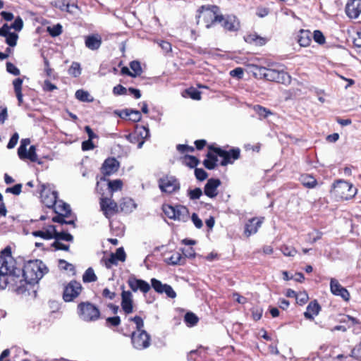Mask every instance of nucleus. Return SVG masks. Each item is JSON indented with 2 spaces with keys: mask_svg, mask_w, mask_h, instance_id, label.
Here are the masks:
<instances>
[{
  "mask_svg": "<svg viewBox=\"0 0 361 361\" xmlns=\"http://www.w3.org/2000/svg\"><path fill=\"white\" fill-rule=\"evenodd\" d=\"M210 149H212L219 157H223L224 159L221 163L222 166H226L228 164L232 163L231 159L236 160L240 157V149L238 148L232 149L230 151H226L219 147L212 148L210 147Z\"/></svg>",
  "mask_w": 361,
  "mask_h": 361,
  "instance_id": "f8f14e48",
  "label": "nucleus"
},
{
  "mask_svg": "<svg viewBox=\"0 0 361 361\" xmlns=\"http://www.w3.org/2000/svg\"><path fill=\"white\" fill-rule=\"evenodd\" d=\"M55 240H65V241H72L73 240V237L70 233L66 232H57L56 231V235H54Z\"/></svg>",
  "mask_w": 361,
  "mask_h": 361,
  "instance_id": "58836bf2",
  "label": "nucleus"
},
{
  "mask_svg": "<svg viewBox=\"0 0 361 361\" xmlns=\"http://www.w3.org/2000/svg\"><path fill=\"white\" fill-rule=\"evenodd\" d=\"M102 37L99 34H93L85 37V47L92 51L99 49L102 45Z\"/></svg>",
  "mask_w": 361,
  "mask_h": 361,
  "instance_id": "aec40b11",
  "label": "nucleus"
},
{
  "mask_svg": "<svg viewBox=\"0 0 361 361\" xmlns=\"http://www.w3.org/2000/svg\"><path fill=\"white\" fill-rule=\"evenodd\" d=\"M8 262L0 264V290L5 289L8 283L18 285L20 269L6 265Z\"/></svg>",
  "mask_w": 361,
  "mask_h": 361,
  "instance_id": "7ed1b4c3",
  "label": "nucleus"
},
{
  "mask_svg": "<svg viewBox=\"0 0 361 361\" xmlns=\"http://www.w3.org/2000/svg\"><path fill=\"white\" fill-rule=\"evenodd\" d=\"M106 322L108 325L113 326H117L121 323V319L118 316H115L112 317H108L106 319Z\"/></svg>",
  "mask_w": 361,
  "mask_h": 361,
  "instance_id": "774afa93",
  "label": "nucleus"
},
{
  "mask_svg": "<svg viewBox=\"0 0 361 361\" xmlns=\"http://www.w3.org/2000/svg\"><path fill=\"white\" fill-rule=\"evenodd\" d=\"M53 209L56 214L58 215L52 218L54 222H57L61 224H70L74 225L75 217H73L72 219L66 220L65 218L71 216V209L68 204L63 202V201H57L56 204L53 207Z\"/></svg>",
  "mask_w": 361,
  "mask_h": 361,
  "instance_id": "20e7f679",
  "label": "nucleus"
},
{
  "mask_svg": "<svg viewBox=\"0 0 361 361\" xmlns=\"http://www.w3.org/2000/svg\"><path fill=\"white\" fill-rule=\"evenodd\" d=\"M216 11V6H213L212 8L202 6L197 18L202 20L207 28H209L214 23L221 22L223 20V16L218 15ZM199 22L200 20H198L197 23Z\"/></svg>",
  "mask_w": 361,
  "mask_h": 361,
  "instance_id": "0eeeda50",
  "label": "nucleus"
},
{
  "mask_svg": "<svg viewBox=\"0 0 361 361\" xmlns=\"http://www.w3.org/2000/svg\"><path fill=\"white\" fill-rule=\"evenodd\" d=\"M184 319L186 324H188L189 326H194L198 322L197 317L194 313L192 312L186 313Z\"/></svg>",
  "mask_w": 361,
  "mask_h": 361,
  "instance_id": "79ce46f5",
  "label": "nucleus"
},
{
  "mask_svg": "<svg viewBox=\"0 0 361 361\" xmlns=\"http://www.w3.org/2000/svg\"><path fill=\"white\" fill-rule=\"evenodd\" d=\"M264 218H252L250 219L245 226L244 234L249 237L252 234L257 232L259 228L261 226L263 222Z\"/></svg>",
  "mask_w": 361,
  "mask_h": 361,
  "instance_id": "6ab92c4d",
  "label": "nucleus"
},
{
  "mask_svg": "<svg viewBox=\"0 0 361 361\" xmlns=\"http://www.w3.org/2000/svg\"><path fill=\"white\" fill-rule=\"evenodd\" d=\"M312 34L307 30H301L298 36V42L301 47H307L312 42Z\"/></svg>",
  "mask_w": 361,
  "mask_h": 361,
  "instance_id": "bb28decb",
  "label": "nucleus"
},
{
  "mask_svg": "<svg viewBox=\"0 0 361 361\" xmlns=\"http://www.w3.org/2000/svg\"><path fill=\"white\" fill-rule=\"evenodd\" d=\"M345 13L350 18H357L361 13V0H348L345 6Z\"/></svg>",
  "mask_w": 361,
  "mask_h": 361,
  "instance_id": "dca6fc26",
  "label": "nucleus"
},
{
  "mask_svg": "<svg viewBox=\"0 0 361 361\" xmlns=\"http://www.w3.org/2000/svg\"><path fill=\"white\" fill-rule=\"evenodd\" d=\"M281 251L285 256L293 257L297 254V250L293 247L287 245H283L281 247Z\"/></svg>",
  "mask_w": 361,
  "mask_h": 361,
  "instance_id": "49530a36",
  "label": "nucleus"
},
{
  "mask_svg": "<svg viewBox=\"0 0 361 361\" xmlns=\"http://www.w3.org/2000/svg\"><path fill=\"white\" fill-rule=\"evenodd\" d=\"M32 235L45 240L52 239L54 238V235H56V227L53 225H50L47 226L45 230L32 232Z\"/></svg>",
  "mask_w": 361,
  "mask_h": 361,
  "instance_id": "5701e85b",
  "label": "nucleus"
},
{
  "mask_svg": "<svg viewBox=\"0 0 361 361\" xmlns=\"http://www.w3.org/2000/svg\"><path fill=\"white\" fill-rule=\"evenodd\" d=\"M121 306L125 314H129L133 312V295L131 291L123 290Z\"/></svg>",
  "mask_w": 361,
  "mask_h": 361,
  "instance_id": "2eb2a0df",
  "label": "nucleus"
},
{
  "mask_svg": "<svg viewBox=\"0 0 361 361\" xmlns=\"http://www.w3.org/2000/svg\"><path fill=\"white\" fill-rule=\"evenodd\" d=\"M176 216L174 220H178L181 221H186L189 219V212L188 209L181 205L176 206L175 208Z\"/></svg>",
  "mask_w": 361,
  "mask_h": 361,
  "instance_id": "a878e982",
  "label": "nucleus"
},
{
  "mask_svg": "<svg viewBox=\"0 0 361 361\" xmlns=\"http://www.w3.org/2000/svg\"><path fill=\"white\" fill-rule=\"evenodd\" d=\"M245 41L250 44H254L257 46H262L265 44L266 39L256 34L247 35L244 37Z\"/></svg>",
  "mask_w": 361,
  "mask_h": 361,
  "instance_id": "cd10ccee",
  "label": "nucleus"
},
{
  "mask_svg": "<svg viewBox=\"0 0 361 361\" xmlns=\"http://www.w3.org/2000/svg\"><path fill=\"white\" fill-rule=\"evenodd\" d=\"M119 163L116 159L109 158L104 162L102 171L104 175L109 176L117 171Z\"/></svg>",
  "mask_w": 361,
  "mask_h": 361,
  "instance_id": "4be33fe9",
  "label": "nucleus"
},
{
  "mask_svg": "<svg viewBox=\"0 0 361 361\" xmlns=\"http://www.w3.org/2000/svg\"><path fill=\"white\" fill-rule=\"evenodd\" d=\"M47 30L51 36L56 37L62 32V26L60 24H57L52 27H48Z\"/></svg>",
  "mask_w": 361,
  "mask_h": 361,
  "instance_id": "de8ad7c7",
  "label": "nucleus"
},
{
  "mask_svg": "<svg viewBox=\"0 0 361 361\" xmlns=\"http://www.w3.org/2000/svg\"><path fill=\"white\" fill-rule=\"evenodd\" d=\"M75 97L78 100L84 102H90L93 101V97H92L90 93L83 90H78L75 92Z\"/></svg>",
  "mask_w": 361,
  "mask_h": 361,
  "instance_id": "72a5a7b5",
  "label": "nucleus"
},
{
  "mask_svg": "<svg viewBox=\"0 0 361 361\" xmlns=\"http://www.w3.org/2000/svg\"><path fill=\"white\" fill-rule=\"evenodd\" d=\"M182 258L183 257L181 254H180L179 252H175L169 258L166 259V262L169 264L171 265L180 264Z\"/></svg>",
  "mask_w": 361,
  "mask_h": 361,
  "instance_id": "a19ab883",
  "label": "nucleus"
},
{
  "mask_svg": "<svg viewBox=\"0 0 361 361\" xmlns=\"http://www.w3.org/2000/svg\"><path fill=\"white\" fill-rule=\"evenodd\" d=\"M112 255L118 261L124 262L126 260V255L123 247L118 248L116 252L112 253Z\"/></svg>",
  "mask_w": 361,
  "mask_h": 361,
  "instance_id": "6e6d98bb",
  "label": "nucleus"
},
{
  "mask_svg": "<svg viewBox=\"0 0 361 361\" xmlns=\"http://www.w3.org/2000/svg\"><path fill=\"white\" fill-rule=\"evenodd\" d=\"M254 111L261 117V118H267L269 115L272 114L271 111L269 109L260 106V105H255L253 107Z\"/></svg>",
  "mask_w": 361,
  "mask_h": 361,
  "instance_id": "e433bc0d",
  "label": "nucleus"
},
{
  "mask_svg": "<svg viewBox=\"0 0 361 361\" xmlns=\"http://www.w3.org/2000/svg\"><path fill=\"white\" fill-rule=\"evenodd\" d=\"M159 186L162 192L171 193L180 188L176 178L166 176L159 180Z\"/></svg>",
  "mask_w": 361,
  "mask_h": 361,
  "instance_id": "4468645a",
  "label": "nucleus"
},
{
  "mask_svg": "<svg viewBox=\"0 0 361 361\" xmlns=\"http://www.w3.org/2000/svg\"><path fill=\"white\" fill-rule=\"evenodd\" d=\"M257 71L261 78L266 80L288 85L291 82L290 75L284 71L282 66L271 64L267 67L258 66Z\"/></svg>",
  "mask_w": 361,
  "mask_h": 361,
  "instance_id": "f257e3e1",
  "label": "nucleus"
},
{
  "mask_svg": "<svg viewBox=\"0 0 361 361\" xmlns=\"http://www.w3.org/2000/svg\"><path fill=\"white\" fill-rule=\"evenodd\" d=\"M56 7L62 11H66L69 9L68 2L66 0H58L55 2Z\"/></svg>",
  "mask_w": 361,
  "mask_h": 361,
  "instance_id": "0e129e2a",
  "label": "nucleus"
},
{
  "mask_svg": "<svg viewBox=\"0 0 361 361\" xmlns=\"http://www.w3.org/2000/svg\"><path fill=\"white\" fill-rule=\"evenodd\" d=\"M341 322L347 324L349 328L353 327L355 325L359 324V321L356 318L349 315L344 316L341 319Z\"/></svg>",
  "mask_w": 361,
  "mask_h": 361,
  "instance_id": "37998d69",
  "label": "nucleus"
},
{
  "mask_svg": "<svg viewBox=\"0 0 361 361\" xmlns=\"http://www.w3.org/2000/svg\"><path fill=\"white\" fill-rule=\"evenodd\" d=\"M320 311V306L317 301H313L309 303L307 307L306 312L304 313L305 318L308 319H313L314 317L317 315Z\"/></svg>",
  "mask_w": 361,
  "mask_h": 361,
  "instance_id": "393cba45",
  "label": "nucleus"
},
{
  "mask_svg": "<svg viewBox=\"0 0 361 361\" xmlns=\"http://www.w3.org/2000/svg\"><path fill=\"white\" fill-rule=\"evenodd\" d=\"M128 90L121 85L115 86L113 89V93L115 95H125L127 94Z\"/></svg>",
  "mask_w": 361,
  "mask_h": 361,
  "instance_id": "680f3d73",
  "label": "nucleus"
},
{
  "mask_svg": "<svg viewBox=\"0 0 361 361\" xmlns=\"http://www.w3.org/2000/svg\"><path fill=\"white\" fill-rule=\"evenodd\" d=\"M175 208L176 207L166 204L163 206V211L169 218L174 219L176 216Z\"/></svg>",
  "mask_w": 361,
  "mask_h": 361,
  "instance_id": "8fccbe9b",
  "label": "nucleus"
},
{
  "mask_svg": "<svg viewBox=\"0 0 361 361\" xmlns=\"http://www.w3.org/2000/svg\"><path fill=\"white\" fill-rule=\"evenodd\" d=\"M127 283L132 291H141L144 294L147 293L151 288L150 285L142 279H137L134 275L130 276Z\"/></svg>",
  "mask_w": 361,
  "mask_h": 361,
  "instance_id": "ddd939ff",
  "label": "nucleus"
},
{
  "mask_svg": "<svg viewBox=\"0 0 361 361\" xmlns=\"http://www.w3.org/2000/svg\"><path fill=\"white\" fill-rule=\"evenodd\" d=\"M202 195V191L200 188H196L193 190H188V196L190 200H197Z\"/></svg>",
  "mask_w": 361,
  "mask_h": 361,
  "instance_id": "603ef678",
  "label": "nucleus"
},
{
  "mask_svg": "<svg viewBox=\"0 0 361 361\" xmlns=\"http://www.w3.org/2000/svg\"><path fill=\"white\" fill-rule=\"evenodd\" d=\"M97 280V277L92 268H88L82 275V281L84 283L94 282Z\"/></svg>",
  "mask_w": 361,
  "mask_h": 361,
  "instance_id": "2f4dec72",
  "label": "nucleus"
},
{
  "mask_svg": "<svg viewBox=\"0 0 361 361\" xmlns=\"http://www.w3.org/2000/svg\"><path fill=\"white\" fill-rule=\"evenodd\" d=\"M102 262H104V265L106 267V268L110 269L114 265H117L118 260L116 259V257L112 255V253L110 255L109 257L103 258Z\"/></svg>",
  "mask_w": 361,
  "mask_h": 361,
  "instance_id": "c03bdc74",
  "label": "nucleus"
},
{
  "mask_svg": "<svg viewBox=\"0 0 361 361\" xmlns=\"http://www.w3.org/2000/svg\"><path fill=\"white\" fill-rule=\"evenodd\" d=\"M313 38L314 41L319 44H322L325 42V37L322 32L319 30H315L313 33Z\"/></svg>",
  "mask_w": 361,
  "mask_h": 361,
  "instance_id": "bf43d9fd",
  "label": "nucleus"
},
{
  "mask_svg": "<svg viewBox=\"0 0 361 361\" xmlns=\"http://www.w3.org/2000/svg\"><path fill=\"white\" fill-rule=\"evenodd\" d=\"M6 70L8 73L13 74V75H20V70L12 63L8 62L6 63Z\"/></svg>",
  "mask_w": 361,
  "mask_h": 361,
  "instance_id": "69168bd1",
  "label": "nucleus"
},
{
  "mask_svg": "<svg viewBox=\"0 0 361 361\" xmlns=\"http://www.w3.org/2000/svg\"><path fill=\"white\" fill-rule=\"evenodd\" d=\"M216 161H217L216 156H215L211 153H208L207 159L204 160L203 164L207 169L211 170V169H213L215 168V166L216 165Z\"/></svg>",
  "mask_w": 361,
  "mask_h": 361,
  "instance_id": "473e14b6",
  "label": "nucleus"
},
{
  "mask_svg": "<svg viewBox=\"0 0 361 361\" xmlns=\"http://www.w3.org/2000/svg\"><path fill=\"white\" fill-rule=\"evenodd\" d=\"M195 175L196 178L201 181L207 178V172L202 169L196 168L195 170Z\"/></svg>",
  "mask_w": 361,
  "mask_h": 361,
  "instance_id": "052dcab7",
  "label": "nucleus"
},
{
  "mask_svg": "<svg viewBox=\"0 0 361 361\" xmlns=\"http://www.w3.org/2000/svg\"><path fill=\"white\" fill-rule=\"evenodd\" d=\"M36 147L35 145H31L29 148L28 151H25V155L22 157H19L21 160H24L25 159H29L32 162L38 161L37 154L36 153Z\"/></svg>",
  "mask_w": 361,
  "mask_h": 361,
  "instance_id": "c756f323",
  "label": "nucleus"
},
{
  "mask_svg": "<svg viewBox=\"0 0 361 361\" xmlns=\"http://www.w3.org/2000/svg\"><path fill=\"white\" fill-rule=\"evenodd\" d=\"M6 261L8 264L6 265L11 266L12 268L14 267V261L11 257V251L10 247H6L2 252L0 256V264L2 265L3 262Z\"/></svg>",
  "mask_w": 361,
  "mask_h": 361,
  "instance_id": "c85d7f7f",
  "label": "nucleus"
},
{
  "mask_svg": "<svg viewBox=\"0 0 361 361\" xmlns=\"http://www.w3.org/2000/svg\"><path fill=\"white\" fill-rule=\"evenodd\" d=\"M136 208L133 200L129 197L123 198L119 203L120 212L130 213Z\"/></svg>",
  "mask_w": 361,
  "mask_h": 361,
  "instance_id": "b1692460",
  "label": "nucleus"
},
{
  "mask_svg": "<svg viewBox=\"0 0 361 361\" xmlns=\"http://www.w3.org/2000/svg\"><path fill=\"white\" fill-rule=\"evenodd\" d=\"M47 271V267L42 261L37 259L27 262L25 264L23 270H20L23 279H18L20 283L19 287L23 286V281L29 284L37 283Z\"/></svg>",
  "mask_w": 361,
  "mask_h": 361,
  "instance_id": "f03ea898",
  "label": "nucleus"
},
{
  "mask_svg": "<svg viewBox=\"0 0 361 361\" xmlns=\"http://www.w3.org/2000/svg\"><path fill=\"white\" fill-rule=\"evenodd\" d=\"M185 94H187L191 99L195 100H200L201 99L200 92L195 88H189L186 90Z\"/></svg>",
  "mask_w": 361,
  "mask_h": 361,
  "instance_id": "3c124183",
  "label": "nucleus"
},
{
  "mask_svg": "<svg viewBox=\"0 0 361 361\" xmlns=\"http://www.w3.org/2000/svg\"><path fill=\"white\" fill-rule=\"evenodd\" d=\"M6 37V42L10 46V47H15L17 44V40L18 38V36L15 32H11L8 34V35L4 36Z\"/></svg>",
  "mask_w": 361,
  "mask_h": 361,
  "instance_id": "a18cd8bd",
  "label": "nucleus"
},
{
  "mask_svg": "<svg viewBox=\"0 0 361 361\" xmlns=\"http://www.w3.org/2000/svg\"><path fill=\"white\" fill-rule=\"evenodd\" d=\"M330 289L331 292L334 295L341 296L345 301L349 300L350 293L347 289L343 288L336 279H331Z\"/></svg>",
  "mask_w": 361,
  "mask_h": 361,
  "instance_id": "f3484780",
  "label": "nucleus"
},
{
  "mask_svg": "<svg viewBox=\"0 0 361 361\" xmlns=\"http://www.w3.org/2000/svg\"><path fill=\"white\" fill-rule=\"evenodd\" d=\"M82 286L80 282L71 281L64 288L63 298L66 302H71L76 298L82 291Z\"/></svg>",
  "mask_w": 361,
  "mask_h": 361,
  "instance_id": "9d476101",
  "label": "nucleus"
},
{
  "mask_svg": "<svg viewBox=\"0 0 361 361\" xmlns=\"http://www.w3.org/2000/svg\"><path fill=\"white\" fill-rule=\"evenodd\" d=\"M308 237L307 240L311 243H314L322 238V233L314 231L308 234Z\"/></svg>",
  "mask_w": 361,
  "mask_h": 361,
  "instance_id": "13d9d810",
  "label": "nucleus"
},
{
  "mask_svg": "<svg viewBox=\"0 0 361 361\" xmlns=\"http://www.w3.org/2000/svg\"><path fill=\"white\" fill-rule=\"evenodd\" d=\"M351 356L361 360V341L353 348L351 351Z\"/></svg>",
  "mask_w": 361,
  "mask_h": 361,
  "instance_id": "4d7b16f0",
  "label": "nucleus"
},
{
  "mask_svg": "<svg viewBox=\"0 0 361 361\" xmlns=\"http://www.w3.org/2000/svg\"><path fill=\"white\" fill-rule=\"evenodd\" d=\"M221 185V181L217 178H210L207 180L204 188V194L210 197L214 198L218 195V188Z\"/></svg>",
  "mask_w": 361,
  "mask_h": 361,
  "instance_id": "a211bd4d",
  "label": "nucleus"
},
{
  "mask_svg": "<svg viewBox=\"0 0 361 361\" xmlns=\"http://www.w3.org/2000/svg\"><path fill=\"white\" fill-rule=\"evenodd\" d=\"M222 27L228 31H237L240 28V23L233 16H223L221 22Z\"/></svg>",
  "mask_w": 361,
  "mask_h": 361,
  "instance_id": "412c9836",
  "label": "nucleus"
},
{
  "mask_svg": "<svg viewBox=\"0 0 361 361\" xmlns=\"http://www.w3.org/2000/svg\"><path fill=\"white\" fill-rule=\"evenodd\" d=\"M166 293V295L171 298H175L176 297V293L172 288V287L168 284L165 286V288H164L162 290V293Z\"/></svg>",
  "mask_w": 361,
  "mask_h": 361,
  "instance_id": "338daca9",
  "label": "nucleus"
},
{
  "mask_svg": "<svg viewBox=\"0 0 361 361\" xmlns=\"http://www.w3.org/2000/svg\"><path fill=\"white\" fill-rule=\"evenodd\" d=\"M68 73L74 77H78L81 74L80 65L77 62L72 63Z\"/></svg>",
  "mask_w": 361,
  "mask_h": 361,
  "instance_id": "ea45409f",
  "label": "nucleus"
},
{
  "mask_svg": "<svg viewBox=\"0 0 361 361\" xmlns=\"http://www.w3.org/2000/svg\"><path fill=\"white\" fill-rule=\"evenodd\" d=\"M133 346L139 350L147 348L151 344L150 336L145 331H135L131 335Z\"/></svg>",
  "mask_w": 361,
  "mask_h": 361,
  "instance_id": "6e6552de",
  "label": "nucleus"
},
{
  "mask_svg": "<svg viewBox=\"0 0 361 361\" xmlns=\"http://www.w3.org/2000/svg\"><path fill=\"white\" fill-rule=\"evenodd\" d=\"M99 204L101 210L107 219L120 212L119 205L111 197H102Z\"/></svg>",
  "mask_w": 361,
  "mask_h": 361,
  "instance_id": "1a4fd4ad",
  "label": "nucleus"
},
{
  "mask_svg": "<svg viewBox=\"0 0 361 361\" xmlns=\"http://www.w3.org/2000/svg\"><path fill=\"white\" fill-rule=\"evenodd\" d=\"M300 181L302 185L308 188H312L317 185L316 179L310 175H302L300 177Z\"/></svg>",
  "mask_w": 361,
  "mask_h": 361,
  "instance_id": "7c9ffc66",
  "label": "nucleus"
},
{
  "mask_svg": "<svg viewBox=\"0 0 361 361\" xmlns=\"http://www.w3.org/2000/svg\"><path fill=\"white\" fill-rule=\"evenodd\" d=\"M332 192L337 198L349 200L355 196L357 189L350 183L339 180L334 184Z\"/></svg>",
  "mask_w": 361,
  "mask_h": 361,
  "instance_id": "39448f33",
  "label": "nucleus"
},
{
  "mask_svg": "<svg viewBox=\"0 0 361 361\" xmlns=\"http://www.w3.org/2000/svg\"><path fill=\"white\" fill-rule=\"evenodd\" d=\"M108 186L111 192H114L122 189L123 182L119 179L109 180L108 183Z\"/></svg>",
  "mask_w": 361,
  "mask_h": 361,
  "instance_id": "c9c22d12",
  "label": "nucleus"
},
{
  "mask_svg": "<svg viewBox=\"0 0 361 361\" xmlns=\"http://www.w3.org/2000/svg\"><path fill=\"white\" fill-rule=\"evenodd\" d=\"M130 321L133 322L136 324V331L144 330V322L140 316H135L134 317H130L129 319Z\"/></svg>",
  "mask_w": 361,
  "mask_h": 361,
  "instance_id": "5fc2aeb1",
  "label": "nucleus"
},
{
  "mask_svg": "<svg viewBox=\"0 0 361 361\" xmlns=\"http://www.w3.org/2000/svg\"><path fill=\"white\" fill-rule=\"evenodd\" d=\"M41 198L43 204L49 208H53L58 198V193L50 185H42Z\"/></svg>",
  "mask_w": 361,
  "mask_h": 361,
  "instance_id": "9b49d317",
  "label": "nucleus"
},
{
  "mask_svg": "<svg viewBox=\"0 0 361 361\" xmlns=\"http://www.w3.org/2000/svg\"><path fill=\"white\" fill-rule=\"evenodd\" d=\"M30 144V140L29 138H24L21 140L20 147L18 149V155L19 157H22L23 156L25 155L27 147Z\"/></svg>",
  "mask_w": 361,
  "mask_h": 361,
  "instance_id": "4c0bfd02",
  "label": "nucleus"
},
{
  "mask_svg": "<svg viewBox=\"0 0 361 361\" xmlns=\"http://www.w3.org/2000/svg\"><path fill=\"white\" fill-rule=\"evenodd\" d=\"M185 163L189 167L193 168L199 164V160L195 157L188 155L185 157Z\"/></svg>",
  "mask_w": 361,
  "mask_h": 361,
  "instance_id": "864d4df0",
  "label": "nucleus"
},
{
  "mask_svg": "<svg viewBox=\"0 0 361 361\" xmlns=\"http://www.w3.org/2000/svg\"><path fill=\"white\" fill-rule=\"evenodd\" d=\"M23 27V21L20 17L15 19L14 22L11 25V27L16 31H20Z\"/></svg>",
  "mask_w": 361,
  "mask_h": 361,
  "instance_id": "e2e57ef3",
  "label": "nucleus"
},
{
  "mask_svg": "<svg viewBox=\"0 0 361 361\" xmlns=\"http://www.w3.org/2000/svg\"><path fill=\"white\" fill-rule=\"evenodd\" d=\"M130 67L134 73H133L129 72V75L132 77H136L137 75H140L142 73V68L140 62L133 61L130 63Z\"/></svg>",
  "mask_w": 361,
  "mask_h": 361,
  "instance_id": "f704fd0d",
  "label": "nucleus"
},
{
  "mask_svg": "<svg viewBox=\"0 0 361 361\" xmlns=\"http://www.w3.org/2000/svg\"><path fill=\"white\" fill-rule=\"evenodd\" d=\"M152 286L154 290L159 293H162V290L166 284H163L160 281L152 279L151 280Z\"/></svg>",
  "mask_w": 361,
  "mask_h": 361,
  "instance_id": "09e8293b",
  "label": "nucleus"
},
{
  "mask_svg": "<svg viewBox=\"0 0 361 361\" xmlns=\"http://www.w3.org/2000/svg\"><path fill=\"white\" fill-rule=\"evenodd\" d=\"M80 318L85 322H94L99 318L100 312L93 304L86 302H81L78 306Z\"/></svg>",
  "mask_w": 361,
  "mask_h": 361,
  "instance_id": "423d86ee",
  "label": "nucleus"
}]
</instances>
